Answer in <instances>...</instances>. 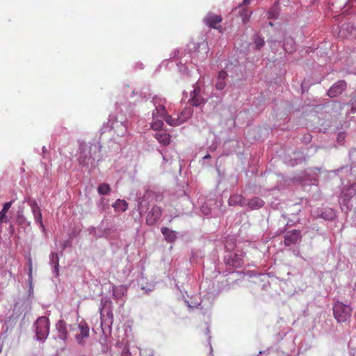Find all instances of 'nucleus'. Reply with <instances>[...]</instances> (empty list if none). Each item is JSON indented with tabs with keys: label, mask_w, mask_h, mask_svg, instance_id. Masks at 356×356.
Wrapping results in <instances>:
<instances>
[{
	"label": "nucleus",
	"mask_w": 356,
	"mask_h": 356,
	"mask_svg": "<svg viewBox=\"0 0 356 356\" xmlns=\"http://www.w3.org/2000/svg\"><path fill=\"white\" fill-rule=\"evenodd\" d=\"M333 314L338 323H345L351 317L352 308L341 302H337L333 306Z\"/></svg>",
	"instance_id": "nucleus-1"
},
{
	"label": "nucleus",
	"mask_w": 356,
	"mask_h": 356,
	"mask_svg": "<svg viewBox=\"0 0 356 356\" xmlns=\"http://www.w3.org/2000/svg\"><path fill=\"white\" fill-rule=\"evenodd\" d=\"M71 332H74V337L79 344H83V339L89 337V327L85 321H81L78 325L70 327Z\"/></svg>",
	"instance_id": "nucleus-2"
},
{
	"label": "nucleus",
	"mask_w": 356,
	"mask_h": 356,
	"mask_svg": "<svg viewBox=\"0 0 356 356\" xmlns=\"http://www.w3.org/2000/svg\"><path fill=\"white\" fill-rule=\"evenodd\" d=\"M36 337L38 340H43L47 338L49 332V321L47 317H39L35 323Z\"/></svg>",
	"instance_id": "nucleus-3"
},
{
	"label": "nucleus",
	"mask_w": 356,
	"mask_h": 356,
	"mask_svg": "<svg viewBox=\"0 0 356 356\" xmlns=\"http://www.w3.org/2000/svg\"><path fill=\"white\" fill-rule=\"evenodd\" d=\"M192 109L191 108H186L183 111L177 118H173L171 115L166 114L163 119L168 124L172 127H177L184 122L188 118L192 115Z\"/></svg>",
	"instance_id": "nucleus-4"
},
{
	"label": "nucleus",
	"mask_w": 356,
	"mask_h": 356,
	"mask_svg": "<svg viewBox=\"0 0 356 356\" xmlns=\"http://www.w3.org/2000/svg\"><path fill=\"white\" fill-rule=\"evenodd\" d=\"M222 20L220 15L214 14L213 13H209L204 18L203 21L204 24L210 28L216 29L221 31L222 26H217Z\"/></svg>",
	"instance_id": "nucleus-5"
},
{
	"label": "nucleus",
	"mask_w": 356,
	"mask_h": 356,
	"mask_svg": "<svg viewBox=\"0 0 356 356\" xmlns=\"http://www.w3.org/2000/svg\"><path fill=\"white\" fill-rule=\"evenodd\" d=\"M346 87L347 84L345 81H339L330 87L327 94L330 97H336L340 95L346 89Z\"/></svg>",
	"instance_id": "nucleus-6"
},
{
	"label": "nucleus",
	"mask_w": 356,
	"mask_h": 356,
	"mask_svg": "<svg viewBox=\"0 0 356 356\" xmlns=\"http://www.w3.org/2000/svg\"><path fill=\"white\" fill-rule=\"evenodd\" d=\"M161 208L157 206H154L147 216L146 223L149 225H154L161 218Z\"/></svg>",
	"instance_id": "nucleus-7"
},
{
	"label": "nucleus",
	"mask_w": 356,
	"mask_h": 356,
	"mask_svg": "<svg viewBox=\"0 0 356 356\" xmlns=\"http://www.w3.org/2000/svg\"><path fill=\"white\" fill-rule=\"evenodd\" d=\"M340 33L343 37L348 39L356 38V27L352 23L343 24Z\"/></svg>",
	"instance_id": "nucleus-8"
},
{
	"label": "nucleus",
	"mask_w": 356,
	"mask_h": 356,
	"mask_svg": "<svg viewBox=\"0 0 356 356\" xmlns=\"http://www.w3.org/2000/svg\"><path fill=\"white\" fill-rule=\"evenodd\" d=\"M301 238V234L299 230L289 231L284 236V244L289 246L296 244Z\"/></svg>",
	"instance_id": "nucleus-9"
},
{
	"label": "nucleus",
	"mask_w": 356,
	"mask_h": 356,
	"mask_svg": "<svg viewBox=\"0 0 356 356\" xmlns=\"http://www.w3.org/2000/svg\"><path fill=\"white\" fill-rule=\"evenodd\" d=\"M201 89L199 86H195L191 93L189 102L193 106H198L204 102V98L200 95Z\"/></svg>",
	"instance_id": "nucleus-10"
},
{
	"label": "nucleus",
	"mask_w": 356,
	"mask_h": 356,
	"mask_svg": "<svg viewBox=\"0 0 356 356\" xmlns=\"http://www.w3.org/2000/svg\"><path fill=\"white\" fill-rule=\"evenodd\" d=\"M154 137L163 146H167L170 143V135L165 131H159L155 134Z\"/></svg>",
	"instance_id": "nucleus-11"
},
{
	"label": "nucleus",
	"mask_w": 356,
	"mask_h": 356,
	"mask_svg": "<svg viewBox=\"0 0 356 356\" xmlns=\"http://www.w3.org/2000/svg\"><path fill=\"white\" fill-rule=\"evenodd\" d=\"M56 329L58 332V337L63 341L66 340L68 333L65 321L60 320L56 324Z\"/></svg>",
	"instance_id": "nucleus-12"
},
{
	"label": "nucleus",
	"mask_w": 356,
	"mask_h": 356,
	"mask_svg": "<svg viewBox=\"0 0 356 356\" xmlns=\"http://www.w3.org/2000/svg\"><path fill=\"white\" fill-rule=\"evenodd\" d=\"M31 210L33 212V215L35 220V222H38L41 227H44L42 220V213L40 207H38L36 202H33L31 204Z\"/></svg>",
	"instance_id": "nucleus-13"
},
{
	"label": "nucleus",
	"mask_w": 356,
	"mask_h": 356,
	"mask_svg": "<svg viewBox=\"0 0 356 356\" xmlns=\"http://www.w3.org/2000/svg\"><path fill=\"white\" fill-rule=\"evenodd\" d=\"M229 204L244 206L246 205V200L241 195H233L229 199Z\"/></svg>",
	"instance_id": "nucleus-14"
},
{
	"label": "nucleus",
	"mask_w": 356,
	"mask_h": 356,
	"mask_svg": "<svg viewBox=\"0 0 356 356\" xmlns=\"http://www.w3.org/2000/svg\"><path fill=\"white\" fill-rule=\"evenodd\" d=\"M227 77V72L222 70L219 72L217 81L216 83V88L217 90H222L225 88L226 83L225 79Z\"/></svg>",
	"instance_id": "nucleus-15"
},
{
	"label": "nucleus",
	"mask_w": 356,
	"mask_h": 356,
	"mask_svg": "<svg viewBox=\"0 0 356 356\" xmlns=\"http://www.w3.org/2000/svg\"><path fill=\"white\" fill-rule=\"evenodd\" d=\"M161 232L164 236L165 240L169 243L174 242L177 238L175 232L168 227H162Z\"/></svg>",
	"instance_id": "nucleus-16"
},
{
	"label": "nucleus",
	"mask_w": 356,
	"mask_h": 356,
	"mask_svg": "<svg viewBox=\"0 0 356 356\" xmlns=\"http://www.w3.org/2000/svg\"><path fill=\"white\" fill-rule=\"evenodd\" d=\"M163 127V122L159 117L156 116V112H152V122L151 128L154 131H161Z\"/></svg>",
	"instance_id": "nucleus-17"
},
{
	"label": "nucleus",
	"mask_w": 356,
	"mask_h": 356,
	"mask_svg": "<svg viewBox=\"0 0 356 356\" xmlns=\"http://www.w3.org/2000/svg\"><path fill=\"white\" fill-rule=\"evenodd\" d=\"M264 201L261 198L255 197L250 200L246 203V205H248L251 209H258L264 206Z\"/></svg>",
	"instance_id": "nucleus-18"
},
{
	"label": "nucleus",
	"mask_w": 356,
	"mask_h": 356,
	"mask_svg": "<svg viewBox=\"0 0 356 356\" xmlns=\"http://www.w3.org/2000/svg\"><path fill=\"white\" fill-rule=\"evenodd\" d=\"M49 259L50 264L54 268V273L56 274V276H58L59 273V258L58 254L55 252L51 253L49 255Z\"/></svg>",
	"instance_id": "nucleus-19"
},
{
	"label": "nucleus",
	"mask_w": 356,
	"mask_h": 356,
	"mask_svg": "<svg viewBox=\"0 0 356 356\" xmlns=\"http://www.w3.org/2000/svg\"><path fill=\"white\" fill-rule=\"evenodd\" d=\"M12 204H13V201H10L8 202H6L3 204V207L1 209V211H0V223L7 222L8 221L7 216H6V213H7L8 211L10 209Z\"/></svg>",
	"instance_id": "nucleus-20"
},
{
	"label": "nucleus",
	"mask_w": 356,
	"mask_h": 356,
	"mask_svg": "<svg viewBox=\"0 0 356 356\" xmlns=\"http://www.w3.org/2000/svg\"><path fill=\"white\" fill-rule=\"evenodd\" d=\"M113 207L118 211H125L128 208L127 202L124 200H118L113 204Z\"/></svg>",
	"instance_id": "nucleus-21"
},
{
	"label": "nucleus",
	"mask_w": 356,
	"mask_h": 356,
	"mask_svg": "<svg viewBox=\"0 0 356 356\" xmlns=\"http://www.w3.org/2000/svg\"><path fill=\"white\" fill-rule=\"evenodd\" d=\"M283 47L286 52L291 54L295 51V42L291 38L286 39L284 42Z\"/></svg>",
	"instance_id": "nucleus-22"
},
{
	"label": "nucleus",
	"mask_w": 356,
	"mask_h": 356,
	"mask_svg": "<svg viewBox=\"0 0 356 356\" xmlns=\"http://www.w3.org/2000/svg\"><path fill=\"white\" fill-rule=\"evenodd\" d=\"M111 191L110 186L108 184H101L98 188L97 191L100 195H107Z\"/></svg>",
	"instance_id": "nucleus-23"
},
{
	"label": "nucleus",
	"mask_w": 356,
	"mask_h": 356,
	"mask_svg": "<svg viewBox=\"0 0 356 356\" xmlns=\"http://www.w3.org/2000/svg\"><path fill=\"white\" fill-rule=\"evenodd\" d=\"M152 112H156V116H158L161 118H163L164 116L166 115L167 114L166 109L165 106L163 105H160L156 107V108L153 110Z\"/></svg>",
	"instance_id": "nucleus-24"
},
{
	"label": "nucleus",
	"mask_w": 356,
	"mask_h": 356,
	"mask_svg": "<svg viewBox=\"0 0 356 356\" xmlns=\"http://www.w3.org/2000/svg\"><path fill=\"white\" fill-rule=\"evenodd\" d=\"M120 129L115 130V131L118 136L122 137V136H125V134H127V128L122 123H120Z\"/></svg>",
	"instance_id": "nucleus-25"
},
{
	"label": "nucleus",
	"mask_w": 356,
	"mask_h": 356,
	"mask_svg": "<svg viewBox=\"0 0 356 356\" xmlns=\"http://www.w3.org/2000/svg\"><path fill=\"white\" fill-rule=\"evenodd\" d=\"M250 15H251V13L250 11H248V10H243L241 15L242 16L243 21L245 23L248 20Z\"/></svg>",
	"instance_id": "nucleus-26"
},
{
	"label": "nucleus",
	"mask_w": 356,
	"mask_h": 356,
	"mask_svg": "<svg viewBox=\"0 0 356 356\" xmlns=\"http://www.w3.org/2000/svg\"><path fill=\"white\" fill-rule=\"evenodd\" d=\"M277 12L275 10H270L268 12V18H277Z\"/></svg>",
	"instance_id": "nucleus-27"
},
{
	"label": "nucleus",
	"mask_w": 356,
	"mask_h": 356,
	"mask_svg": "<svg viewBox=\"0 0 356 356\" xmlns=\"http://www.w3.org/2000/svg\"><path fill=\"white\" fill-rule=\"evenodd\" d=\"M255 44L257 49H260L264 44V42L262 39L258 38L255 40Z\"/></svg>",
	"instance_id": "nucleus-28"
},
{
	"label": "nucleus",
	"mask_w": 356,
	"mask_h": 356,
	"mask_svg": "<svg viewBox=\"0 0 356 356\" xmlns=\"http://www.w3.org/2000/svg\"><path fill=\"white\" fill-rule=\"evenodd\" d=\"M330 213H329V216L330 217H325L323 214L321 215V216L324 218H327V219H332V216H333V213H332V211L330 209L329 211Z\"/></svg>",
	"instance_id": "nucleus-29"
},
{
	"label": "nucleus",
	"mask_w": 356,
	"mask_h": 356,
	"mask_svg": "<svg viewBox=\"0 0 356 356\" xmlns=\"http://www.w3.org/2000/svg\"><path fill=\"white\" fill-rule=\"evenodd\" d=\"M88 159V157H87V156H85L84 158H82V156H80V158H79V162H80V163H85V162H86V159ZM88 159H90V157H88Z\"/></svg>",
	"instance_id": "nucleus-30"
},
{
	"label": "nucleus",
	"mask_w": 356,
	"mask_h": 356,
	"mask_svg": "<svg viewBox=\"0 0 356 356\" xmlns=\"http://www.w3.org/2000/svg\"><path fill=\"white\" fill-rule=\"evenodd\" d=\"M32 278V266L31 264H30L29 268V279L31 280Z\"/></svg>",
	"instance_id": "nucleus-31"
},
{
	"label": "nucleus",
	"mask_w": 356,
	"mask_h": 356,
	"mask_svg": "<svg viewBox=\"0 0 356 356\" xmlns=\"http://www.w3.org/2000/svg\"><path fill=\"white\" fill-rule=\"evenodd\" d=\"M251 0H243V5H248L250 3Z\"/></svg>",
	"instance_id": "nucleus-32"
},
{
	"label": "nucleus",
	"mask_w": 356,
	"mask_h": 356,
	"mask_svg": "<svg viewBox=\"0 0 356 356\" xmlns=\"http://www.w3.org/2000/svg\"><path fill=\"white\" fill-rule=\"evenodd\" d=\"M107 315H108V316H109L110 318H113V312H112L111 311L108 312Z\"/></svg>",
	"instance_id": "nucleus-33"
},
{
	"label": "nucleus",
	"mask_w": 356,
	"mask_h": 356,
	"mask_svg": "<svg viewBox=\"0 0 356 356\" xmlns=\"http://www.w3.org/2000/svg\"><path fill=\"white\" fill-rule=\"evenodd\" d=\"M305 139L307 140H311V136L308 135L307 137H305Z\"/></svg>",
	"instance_id": "nucleus-34"
},
{
	"label": "nucleus",
	"mask_w": 356,
	"mask_h": 356,
	"mask_svg": "<svg viewBox=\"0 0 356 356\" xmlns=\"http://www.w3.org/2000/svg\"><path fill=\"white\" fill-rule=\"evenodd\" d=\"M209 158H210V155L209 154H207L205 156H204V159H209Z\"/></svg>",
	"instance_id": "nucleus-35"
},
{
	"label": "nucleus",
	"mask_w": 356,
	"mask_h": 356,
	"mask_svg": "<svg viewBox=\"0 0 356 356\" xmlns=\"http://www.w3.org/2000/svg\"><path fill=\"white\" fill-rule=\"evenodd\" d=\"M80 149H81V151L83 149V145H81V146L80 147Z\"/></svg>",
	"instance_id": "nucleus-36"
},
{
	"label": "nucleus",
	"mask_w": 356,
	"mask_h": 356,
	"mask_svg": "<svg viewBox=\"0 0 356 356\" xmlns=\"http://www.w3.org/2000/svg\"><path fill=\"white\" fill-rule=\"evenodd\" d=\"M269 25H270V26H273V23H272V22H269Z\"/></svg>",
	"instance_id": "nucleus-37"
}]
</instances>
